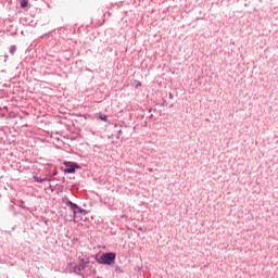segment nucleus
<instances>
[{"instance_id":"obj_20","label":"nucleus","mask_w":278,"mask_h":278,"mask_svg":"<svg viewBox=\"0 0 278 278\" xmlns=\"http://www.w3.org/2000/svg\"><path fill=\"white\" fill-rule=\"evenodd\" d=\"M5 60H8V55H5Z\"/></svg>"},{"instance_id":"obj_13","label":"nucleus","mask_w":278,"mask_h":278,"mask_svg":"<svg viewBox=\"0 0 278 278\" xmlns=\"http://www.w3.org/2000/svg\"><path fill=\"white\" fill-rule=\"evenodd\" d=\"M138 86H142V84H141V83H138V85L136 86V88H138Z\"/></svg>"},{"instance_id":"obj_12","label":"nucleus","mask_w":278,"mask_h":278,"mask_svg":"<svg viewBox=\"0 0 278 278\" xmlns=\"http://www.w3.org/2000/svg\"><path fill=\"white\" fill-rule=\"evenodd\" d=\"M121 136H123V130L117 131V138H121Z\"/></svg>"},{"instance_id":"obj_10","label":"nucleus","mask_w":278,"mask_h":278,"mask_svg":"<svg viewBox=\"0 0 278 278\" xmlns=\"http://www.w3.org/2000/svg\"><path fill=\"white\" fill-rule=\"evenodd\" d=\"M78 214H88V212H86V210L79 207L78 208Z\"/></svg>"},{"instance_id":"obj_15","label":"nucleus","mask_w":278,"mask_h":278,"mask_svg":"<svg viewBox=\"0 0 278 278\" xmlns=\"http://www.w3.org/2000/svg\"><path fill=\"white\" fill-rule=\"evenodd\" d=\"M149 118H153V114H150V115H149Z\"/></svg>"},{"instance_id":"obj_16","label":"nucleus","mask_w":278,"mask_h":278,"mask_svg":"<svg viewBox=\"0 0 278 278\" xmlns=\"http://www.w3.org/2000/svg\"><path fill=\"white\" fill-rule=\"evenodd\" d=\"M45 36H47V34L41 35V38H45Z\"/></svg>"},{"instance_id":"obj_2","label":"nucleus","mask_w":278,"mask_h":278,"mask_svg":"<svg viewBox=\"0 0 278 278\" xmlns=\"http://www.w3.org/2000/svg\"><path fill=\"white\" fill-rule=\"evenodd\" d=\"M98 264H103L104 266H112L116 262V253L105 252L99 257H96Z\"/></svg>"},{"instance_id":"obj_14","label":"nucleus","mask_w":278,"mask_h":278,"mask_svg":"<svg viewBox=\"0 0 278 278\" xmlns=\"http://www.w3.org/2000/svg\"><path fill=\"white\" fill-rule=\"evenodd\" d=\"M169 99H173V94L169 92Z\"/></svg>"},{"instance_id":"obj_1","label":"nucleus","mask_w":278,"mask_h":278,"mask_svg":"<svg viewBox=\"0 0 278 278\" xmlns=\"http://www.w3.org/2000/svg\"><path fill=\"white\" fill-rule=\"evenodd\" d=\"M79 262L75 263L72 262L67 265V268L70 273H75V275H78L79 277H84V270L88 268V264H90V258H81V256L78 257Z\"/></svg>"},{"instance_id":"obj_18","label":"nucleus","mask_w":278,"mask_h":278,"mask_svg":"<svg viewBox=\"0 0 278 278\" xmlns=\"http://www.w3.org/2000/svg\"><path fill=\"white\" fill-rule=\"evenodd\" d=\"M149 112H153V109H150Z\"/></svg>"},{"instance_id":"obj_6","label":"nucleus","mask_w":278,"mask_h":278,"mask_svg":"<svg viewBox=\"0 0 278 278\" xmlns=\"http://www.w3.org/2000/svg\"><path fill=\"white\" fill-rule=\"evenodd\" d=\"M28 3L29 2L27 0H20V5H21L22 9L27 8Z\"/></svg>"},{"instance_id":"obj_8","label":"nucleus","mask_w":278,"mask_h":278,"mask_svg":"<svg viewBox=\"0 0 278 278\" xmlns=\"http://www.w3.org/2000/svg\"><path fill=\"white\" fill-rule=\"evenodd\" d=\"M115 273H125L121 266H115Z\"/></svg>"},{"instance_id":"obj_9","label":"nucleus","mask_w":278,"mask_h":278,"mask_svg":"<svg viewBox=\"0 0 278 278\" xmlns=\"http://www.w3.org/2000/svg\"><path fill=\"white\" fill-rule=\"evenodd\" d=\"M100 121L108 123V115H100Z\"/></svg>"},{"instance_id":"obj_4","label":"nucleus","mask_w":278,"mask_h":278,"mask_svg":"<svg viewBox=\"0 0 278 278\" xmlns=\"http://www.w3.org/2000/svg\"><path fill=\"white\" fill-rule=\"evenodd\" d=\"M67 207H70L74 215L78 214L79 205H77L75 202L68 200L66 202Z\"/></svg>"},{"instance_id":"obj_19","label":"nucleus","mask_w":278,"mask_h":278,"mask_svg":"<svg viewBox=\"0 0 278 278\" xmlns=\"http://www.w3.org/2000/svg\"><path fill=\"white\" fill-rule=\"evenodd\" d=\"M138 270H140L141 268L140 267H137Z\"/></svg>"},{"instance_id":"obj_5","label":"nucleus","mask_w":278,"mask_h":278,"mask_svg":"<svg viewBox=\"0 0 278 278\" xmlns=\"http://www.w3.org/2000/svg\"><path fill=\"white\" fill-rule=\"evenodd\" d=\"M33 179H34L37 184H43V181H51V179L42 178V177H40V176H34Z\"/></svg>"},{"instance_id":"obj_3","label":"nucleus","mask_w":278,"mask_h":278,"mask_svg":"<svg viewBox=\"0 0 278 278\" xmlns=\"http://www.w3.org/2000/svg\"><path fill=\"white\" fill-rule=\"evenodd\" d=\"M63 164L65 166V168L63 169V173H65V175H73L75 170L81 168V165L71 161H65Z\"/></svg>"},{"instance_id":"obj_17","label":"nucleus","mask_w":278,"mask_h":278,"mask_svg":"<svg viewBox=\"0 0 278 278\" xmlns=\"http://www.w3.org/2000/svg\"><path fill=\"white\" fill-rule=\"evenodd\" d=\"M52 175H53V177H55V175H58V173H53Z\"/></svg>"},{"instance_id":"obj_7","label":"nucleus","mask_w":278,"mask_h":278,"mask_svg":"<svg viewBox=\"0 0 278 278\" xmlns=\"http://www.w3.org/2000/svg\"><path fill=\"white\" fill-rule=\"evenodd\" d=\"M9 51L11 55H14L16 53V46L15 45L11 46Z\"/></svg>"},{"instance_id":"obj_11","label":"nucleus","mask_w":278,"mask_h":278,"mask_svg":"<svg viewBox=\"0 0 278 278\" xmlns=\"http://www.w3.org/2000/svg\"><path fill=\"white\" fill-rule=\"evenodd\" d=\"M56 188H58L59 190H61V192H62V190H64V186H62V185H56Z\"/></svg>"}]
</instances>
